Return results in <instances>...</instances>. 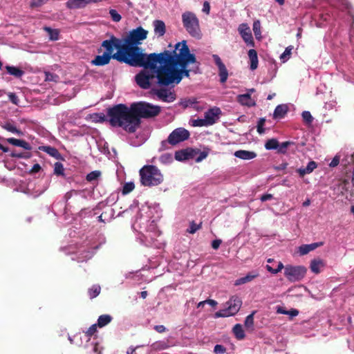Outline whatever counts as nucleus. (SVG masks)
I'll use <instances>...</instances> for the list:
<instances>
[{"label": "nucleus", "mask_w": 354, "mask_h": 354, "mask_svg": "<svg viewBox=\"0 0 354 354\" xmlns=\"http://www.w3.org/2000/svg\"><path fill=\"white\" fill-rule=\"evenodd\" d=\"M6 140L9 144H11L14 146L22 147L26 150L31 149L30 145L24 140H19L15 138H8Z\"/></svg>", "instance_id": "obj_25"}, {"label": "nucleus", "mask_w": 354, "mask_h": 354, "mask_svg": "<svg viewBox=\"0 0 354 354\" xmlns=\"http://www.w3.org/2000/svg\"><path fill=\"white\" fill-rule=\"evenodd\" d=\"M294 143L292 142H290V141H286V142H282L281 144L279 145V147H278V152L280 153H286V151H287V148L291 145H293Z\"/></svg>", "instance_id": "obj_46"}, {"label": "nucleus", "mask_w": 354, "mask_h": 354, "mask_svg": "<svg viewBox=\"0 0 354 354\" xmlns=\"http://www.w3.org/2000/svg\"><path fill=\"white\" fill-rule=\"evenodd\" d=\"M279 147V143L277 139L272 138L268 140L265 144V148L268 150L277 149Z\"/></svg>", "instance_id": "obj_36"}, {"label": "nucleus", "mask_w": 354, "mask_h": 354, "mask_svg": "<svg viewBox=\"0 0 354 354\" xmlns=\"http://www.w3.org/2000/svg\"><path fill=\"white\" fill-rule=\"evenodd\" d=\"M39 150L46 152L49 156L55 158L57 160H62V156L59 151L53 147L51 146H41L39 147Z\"/></svg>", "instance_id": "obj_21"}, {"label": "nucleus", "mask_w": 354, "mask_h": 354, "mask_svg": "<svg viewBox=\"0 0 354 354\" xmlns=\"http://www.w3.org/2000/svg\"><path fill=\"white\" fill-rule=\"evenodd\" d=\"M284 268L283 266V264L281 262V261H279L277 262V268H272L271 266L270 265H267L266 266V269L268 272H270V273L272 274H277L278 272H279L283 268Z\"/></svg>", "instance_id": "obj_38"}, {"label": "nucleus", "mask_w": 354, "mask_h": 354, "mask_svg": "<svg viewBox=\"0 0 354 354\" xmlns=\"http://www.w3.org/2000/svg\"><path fill=\"white\" fill-rule=\"evenodd\" d=\"M101 176V171L98 170L93 171L86 175V179L88 182L97 180Z\"/></svg>", "instance_id": "obj_39"}, {"label": "nucleus", "mask_w": 354, "mask_h": 354, "mask_svg": "<svg viewBox=\"0 0 354 354\" xmlns=\"http://www.w3.org/2000/svg\"><path fill=\"white\" fill-rule=\"evenodd\" d=\"M109 14L112 20L115 22H118L122 19L121 15L115 10L111 9L109 10Z\"/></svg>", "instance_id": "obj_49"}, {"label": "nucleus", "mask_w": 354, "mask_h": 354, "mask_svg": "<svg viewBox=\"0 0 354 354\" xmlns=\"http://www.w3.org/2000/svg\"><path fill=\"white\" fill-rule=\"evenodd\" d=\"M135 188L134 183L132 182L126 183L122 190V193L123 195H126L132 192Z\"/></svg>", "instance_id": "obj_43"}, {"label": "nucleus", "mask_w": 354, "mask_h": 354, "mask_svg": "<svg viewBox=\"0 0 354 354\" xmlns=\"http://www.w3.org/2000/svg\"><path fill=\"white\" fill-rule=\"evenodd\" d=\"M140 183L145 187L157 186L163 182V176L157 167L152 165L143 166L139 171Z\"/></svg>", "instance_id": "obj_5"}, {"label": "nucleus", "mask_w": 354, "mask_h": 354, "mask_svg": "<svg viewBox=\"0 0 354 354\" xmlns=\"http://www.w3.org/2000/svg\"><path fill=\"white\" fill-rule=\"evenodd\" d=\"M131 104H118L107 109L109 122L112 127H122L125 131L133 133L136 131L135 122L138 119L133 117Z\"/></svg>", "instance_id": "obj_3"}, {"label": "nucleus", "mask_w": 354, "mask_h": 354, "mask_svg": "<svg viewBox=\"0 0 354 354\" xmlns=\"http://www.w3.org/2000/svg\"><path fill=\"white\" fill-rule=\"evenodd\" d=\"M58 75L54 73H51L50 72L45 73V80L49 82H57L58 79Z\"/></svg>", "instance_id": "obj_52"}, {"label": "nucleus", "mask_w": 354, "mask_h": 354, "mask_svg": "<svg viewBox=\"0 0 354 354\" xmlns=\"http://www.w3.org/2000/svg\"><path fill=\"white\" fill-rule=\"evenodd\" d=\"M122 40L111 35L109 39H106L102 41L101 47L97 49V52L100 53L102 52V47L105 48L104 53L108 54V55H113L114 49H117V51L120 50L122 46Z\"/></svg>", "instance_id": "obj_11"}, {"label": "nucleus", "mask_w": 354, "mask_h": 354, "mask_svg": "<svg viewBox=\"0 0 354 354\" xmlns=\"http://www.w3.org/2000/svg\"><path fill=\"white\" fill-rule=\"evenodd\" d=\"M202 227V223L196 224L194 221L190 222L189 227L187 230V232L189 234H194L197 230H200Z\"/></svg>", "instance_id": "obj_41"}, {"label": "nucleus", "mask_w": 354, "mask_h": 354, "mask_svg": "<svg viewBox=\"0 0 354 354\" xmlns=\"http://www.w3.org/2000/svg\"><path fill=\"white\" fill-rule=\"evenodd\" d=\"M220 113V109L218 108L216 109H210L207 112L205 113V120L207 125H212L215 123L216 118L218 116Z\"/></svg>", "instance_id": "obj_20"}, {"label": "nucleus", "mask_w": 354, "mask_h": 354, "mask_svg": "<svg viewBox=\"0 0 354 354\" xmlns=\"http://www.w3.org/2000/svg\"><path fill=\"white\" fill-rule=\"evenodd\" d=\"M301 115H302V118L305 122H306L307 124L312 123V122L313 120V118L309 111H303Z\"/></svg>", "instance_id": "obj_48"}, {"label": "nucleus", "mask_w": 354, "mask_h": 354, "mask_svg": "<svg viewBox=\"0 0 354 354\" xmlns=\"http://www.w3.org/2000/svg\"><path fill=\"white\" fill-rule=\"evenodd\" d=\"M92 257H93L92 252H91L89 250L84 251L78 257L77 261L79 262H83V261H87V260L91 259Z\"/></svg>", "instance_id": "obj_40"}, {"label": "nucleus", "mask_w": 354, "mask_h": 354, "mask_svg": "<svg viewBox=\"0 0 354 354\" xmlns=\"http://www.w3.org/2000/svg\"><path fill=\"white\" fill-rule=\"evenodd\" d=\"M182 22L186 31L193 37L201 39L202 33L200 28L199 20L196 14L186 11L182 14Z\"/></svg>", "instance_id": "obj_6"}, {"label": "nucleus", "mask_w": 354, "mask_h": 354, "mask_svg": "<svg viewBox=\"0 0 354 354\" xmlns=\"http://www.w3.org/2000/svg\"><path fill=\"white\" fill-rule=\"evenodd\" d=\"M292 49L293 46H289L285 49L284 52L280 56V59L282 60L283 62H285L290 58Z\"/></svg>", "instance_id": "obj_44"}, {"label": "nucleus", "mask_w": 354, "mask_h": 354, "mask_svg": "<svg viewBox=\"0 0 354 354\" xmlns=\"http://www.w3.org/2000/svg\"><path fill=\"white\" fill-rule=\"evenodd\" d=\"M6 69L10 75L17 78L21 77L24 74V71L13 66H6Z\"/></svg>", "instance_id": "obj_28"}, {"label": "nucleus", "mask_w": 354, "mask_h": 354, "mask_svg": "<svg viewBox=\"0 0 354 354\" xmlns=\"http://www.w3.org/2000/svg\"><path fill=\"white\" fill-rule=\"evenodd\" d=\"M41 169V166L39 165V164L37 163L32 166V169H30V174H36V173H38Z\"/></svg>", "instance_id": "obj_62"}, {"label": "nucleus", "mask_w": 354, "mask_h": 354, "mask_svg": "<svg viewBox=\"0 0 354 354\" xmlns=\"http://www.w3.org/2000/svg\"><path fill=\"white\" fill-rule=\"evenodd\" d=\"M237 101L242 105L250 106L252 104L251 96L249 93L242 94L237 96Z\"/></svg>", "instance_id": "obj_30"}, {"label": "nucleus", "mask_w": 354, "mask_h": 354, "mask_svg": "<svg viewBox=\"0 0 354 354\" xmlns=\"http://www.w3.org/2000/svg\"><path fill=\"white\" fill-rule=\"evenodd\" d=\"M154 32L158 37H162L166 32L165 24L162 20H155L153 22Z\"/></svg>", "instance_id": "obj_22"}, {"label": "nucleus", "mask_w": 354, "mask_h": 354, "mask_svg": "<svg viewBox=\"0 0 354 354\" xmlns=\"http://www.w3.org/2000/svg\"><path fill=\"white\" fill-rule=\"evenodd\" d=\"M112 317L109 315H100L97 319V325L100 328H102L108 325L112 321Z\"/></svg>", "instance_id": "obj_31"}, {"label": "nucleus", "mask_w": 354, "mask_h": 354, "mask_svg": "<svg viewBox=\"0 0 354 354\" xmlns=\"http://www.w3.org/2000/svg\"><path fill=\"white\" fill-rule=\"evenodd\" d=\"M101 291V288L99 285H93L91 288L88 290V295L90 299H94L97 297Z\"/></svg>", "instance_id": "obj_34"}, {"label": "nucleus", "mask_w": 354, "mask_h": 354, "mask_svg": "<svg viewBox=\"0 0 354 354\" xmlns=\"http://www.w3.org/2000/svg\"><path fill=\"white\" fill-rule=\"evenodd\" d=\"M253 31L257 38L261 35V24L259 21H255L253 23Z\"/></svg>", "instance_id": "obj_50"}, {"label": "nucleus", "mask_w": 354, "mask_h": 354, "mask_svg": "<svg viewBox=\"0 0 354 354\" xmlns=\"http://www.w3.org/2000/svg\"><path fill=\"white\" fill-rule=\"evenodd\" d=\"M193 126L194 127H203L207 126L205 119H196L193 120Z\"/></svg>", "instance_id": "obj_57"}, {"label": "nucleus", "mask_w": 354, "mask_h": 354, "mask_svg": "<svg viewBox=\"0 0 354 354\" xmlns=\"http://www.w3.org/2000/svg\"><path fill=\"white\" fill-rule=\"evenodd\" d=\"M212 57L216 65L218 68V75L220 77V82L221 83L223 84L226 82L227 80L228 71L218 55H213Z\"/></svg>", "instance_id": "obj_15"}, {"label": "nucleus", "mask_w": 354, "mask_h": 354, "mask_svg": "<svg viewBox=\"0 0 354 354\" xmlns=\"http://www.w3.org/2000/svg\"><path fill=\"white\" fill-rule=\"evenodd\" d=\"M2 127L7 130L8 131H10L12 133H16L19 136L22 135V132L21 130L18 129L12 122H6L3 125Z\"/></svg>", "instance_id": "obj_33"}, {"label": "nucleus", "mask_w": 354, "mask_h": 354, "mask_svg": "<svg viewBox=\"0 0 354 354\" xmlns=\"http://www.w3.org/2000/svg\"><path fill=\"white\" fill-rule=\"evenodd\" d=\"M248 55L250 62V69L254 71L257 68L259 64L257 53L254 49H250Z\"/></svg>", "instance_id": "obj_26"}, {"label": "nucleus", "mask_w": 354, "mask_h": 354, "mask_svg": "<svg viewBox=\"0 0 354 354\" xmlns=\"http://www.w3.org/2000/svg\"><path fill=\"white\" fill-rule=\"evenodd\" d=\"M199 152L200 149H198L186 148L176 151L175 159L178 161L194 159Z\"/></svg>", "instance_id": "obj_13"}, {"label": "nucleus", "mask_w": 354, "mask_h": 354, "mask_svg": "<svg viewBox=\"0 0 354 354\" xmlns=\"http://www.w3.org/2000/svg\"><path fill=\"white\" fill-rule=\"evenodd\" d=\"M54 174L57 176H63L64 174V168L62 163L59 162L55 163Z\"/></svg>", "instance_id": "obj_42"}, {"label": "nucleus", "mask_w": 354, "mask_h": 354, "mask_svg": "<svg viewBox=\"0 0 354 354\" xmlns=\"http://www.w3.org/2000/svg\"><path fill=\"white\" fill-rule=\"evenodd\" d=\"M155 77V75L148 71L143 70L136 75L137 84L143 89H148L151 86L150 80Z\"/></svg>", "instance_id": "obj_12"}, {"label": "nucleus", "mask_w": 354, "mask_h": 354, "mask_svg": "<svg viewBox=\"0 0 354 354\" xmlns=\"http://www.w3.org/2000/svg\"><path fill=\"white\" fill-rule=\"evenodd\" d=\"M153 93L159 100L165 102H171L176 100L175 93L166 88L156 89L153 90Z\"/></svg>", "instance_id": "obj_16"}, {"label": "nucleus", "mask_w": 354, "mask_h": 354, "mask_svg": "<svg viewBox=\"0 0 354 354\" xmlns=\"http://www.w3.org/2000/svg\"><path fill=\"white\" fill-rule=\"evenodd\" d=\"M10 156L12 158H29L30 155H28L25 153H17V152H12L10 154Z\"/></svg>", "instance_id": "obj_56"}, {"label": "nucleus", "mask_w": 354, "mask_h": 354, "mask_svg": "<svg viewBox=\"0 0 354 354\" xmlns=\"http://www.w3.org/2000/svg\"><path fill=\"white\" fill-rule=\"evenodd\" d=\"M92 118L96 122H104L106 120V115L102 113H94Z\"/></svg>", "instance_id": "obj_47"}, {"label": "nucleus", "mask_w": 354, "mask_h": 354, "mask_svg": "<svg viewBox=\"0 0 354 354\" xmlns=\"http://www.w3.org/2000/svg\"><path fill=\"white\" fill-rule=\"evenodd\" d=\"M8 95V98H9L10 101L12 104H14L15 105L19 104V100L17 95L15 93H9Z\"/></svg>", "instance_id": "obj_55"}, {"label": "nucleus", "mask_w": 354, "mask_h": 354, "mask_svg": "<svg viewBox=\"0 0 354 354\" xmlns=\"http://www.w3.org/2000/svg\"><path fill=\"white\" fill-rule=\"evenodd\" d=\"M297 172L299 174L300 177H304L306 174H310L307 167L305 168H299L297 169Z\"/></svg>", "instance_id": "obj_59"}, {"label": "nucleus", "mask_w": 354, "mask_h": 354, "mask_svg": "<svg viewBox=\"0 0 354 354\" xmlns=\"http://www.w3.org/2000/svg\"><path fill=\"white\" fill-rule=\"evenodd\" d=\"M238 30L244 41L251 46H254V41L250 27L247 24L243 23L239 25Z\"/></svg>", "instance_id": "obj_14"}, {"label": "nucleus", "mask_w": 354, "mask_h": 354, "mask_svg": "<svg viewBox=\"0 0 354 354\" xmlns=\"http://www.w3.org/2000/svg\"><path fill=\"white\" fill-rule=\"evenodd\" d=\"M234 156L243 160H251L256 157L257 154L253 151L246 150H239L235 151Z\"/></svg>", "instance_id": "obj_27"}, {"label": "nucleus", "mask_w": 354, "mask_h": 354, "mask_svg": "<svg viewBox=\"0 0 354 354\" xmlns=\"http://www.w3.org/2000/svg\"><path fill=\"white\" fill-rule=\"evenodd\" d=\"M131 107L133 117L138 119V122H135L136 130L140 127L142 118H154L161 111L160 106L143 101L132 103Z\"/></svg>", "instance_id": "obj_4"}, {"label": "nucleus", "mask_w": 354, "mask_h": 354, "mask_svg": "<svg viewBox=\"0 0 354 354\" xmlns=\"http://www.w3.org/2000/svg\"><path fill=\"white\" fill-rule=\"evenodd\" d=\"M242 305V301L238 296H232L226 302L227 307L217 311L214 314L216 318L226 317L236 315Z\"/></svg>", "instance_id": "obj_7"}, {"label": "nucleus", "mask_w": 354, "mask_h": 354, "mask_svg": "<svg viewBox=\"0 0 354 354\" xmlns=\"http://www.w3.org/2000/svg\"><path fill=\"white\" fill-rule=\"evenodd\" d=\"M272 198H273L272 194H263L261 196L260 199H261V201L262 202H265V201L271 200Z\"/></svg>", "instance_id": "obj_64"}, {"label": "nucleus", "mask_w": 354, "mask_h": 354, "mask_svg": "<svg viewBox=\"0 0 354 354\" xmlns=\"http://www.w3.org/2000/svg\"><path fill=\"white\" fill-rule=\"evenodd\" d=\"M48 0H32L30 3L31 8H39L45 4Z\"/></svg>", "instance_id": "obj_51"}, {"label": "nucleus", "mask_w": 354, "mask_h": 354, "mask_svg": "<svg viewBox=\"0 0 354 354\" xmlns=\"http://www.w3.org/2000/svg\"><path fill=\"white\" fill-rule=\"evenodd\" d=\"M122 49L115 53L116 60L127 64L131 66L143 67L145 69H151L156 73L158 67L157 64L160 62L162 52L160 53H150L147 55L138 46L122 44Z\"/></svg>", "instance_id": "obj_2"}, {"label": "nucleus", "mask_w": 354, "mask_h": 354, "mask_svg": "<svg viewBox=\"0 0 354 354\" xmlns=\"http://www.w3.org/2000/svg\"><path fill=\"white\" fill-rule=\"evenodd\" d=\"M259 273L257 270H252L248 272L245 277L237 279L234 281V286H240L246 283H249L258 277Z\"/></svg>", "instance_id": "obj_19"}, {"label": "nucleus", "mask_w": 354, "mask_h": 354, "mask_svg": "<svg viewBox=\"0 0 354 354\" xmlns=\"http://www.w3.org/2000/svg\"><path fill=\"white\" fill-rule=\"evenodd\" d=\"M266 120L264 118H261L257 124V131L259 133L261 134L265 132V130L263 129V126L265 124Z\"/></svg>", "instance_id": "obj_54"}, {"label": "nucleus", "mask_w": 354, "mask_h": 354, "mask_svg": "<svg viewBox=\"0 0 354 354\" xmlns=\"http://www.w3.org/2000/svg\"><path fill=\"white\" fill-rule=\"evenodd\" d=\"M148 31L142 26L131 30L129 33L122 39V44L138 46L142 44V41L147 39Z\"/></svg>", "instance_id": "obj_9"}, {"label": "nucleus", "mask_w": 354, "mask_h": 354, "mask_svg": "<svg viewBox=\"0 0 354 354\" xmlns=\"http://www.w3.org/2000/svg\"><path fill=\"white\" fill-rule=\"evenodd\" d=\"M214 351L215 353H224L226 351V349L223 345L216 344L214 346Z\"/></svg>", "instance_id": "obj_58"}, {"label": "nucleus", "mask_w": 354, "mask_h": 354, "mask_svg": "<svg viewBox=\"0 0 354 354\" xmlns=\"http://www.w3.org/2000/svg\"><path fill=\"white\" fill-rule=\"evenodd\" d=\"M151 350L154 351H162L168 348L166 342L162 341H158L151 345Z\"/></svg>", "instance_id": "obj_35"}, {"label": "nucleus", "mask_w": 354, "mask_h": 354, "mask_svg": "<svg viewBox=\"0 0 354 354\" xmlns=\"http://www.w3.org/2000/svg\"><path fill=\"white\" fill-rule=\"evenodd\" d=\"M288 111V106L286 104H279L276 106L274 113L273 118L281 119L285 117Z\"/></svg>", "instance_id": "obj_24"}, {"label": "nucleus", "mask_w": 354, "mask_h": 354, "mask_svg": "<svg viewBox=\"0 0 354 354\" xmlns=\"http://www.w3.org/2000/svg\"><path fill=\"white\" fill-rule=\"evenodd\" d=\"M254 312L248 315L245 318L244 325L247 328H253L254 326Z\"/></svg>", "instance_id": "obj_45"}, {"label": "nucleus", "mask_w": 354, "mask_h": 354, "mask_svg": "<svg viewBox=\"0 0 354 354\" xmlns=\"http://www.w3.org/2000/svg\"><path fill=\"white\" fill-rule=\"evenodd\" d=\"M306 167L308 169L309 171L311 173L315 169L317 168V164L315 161L312 160L308 162Z\"/></svg>", "instance_id": "obj_60"}, {"label": "nucleus", "mask_w": 354, "mask_h": 354, "mask_svg": "<svg viewBox=\"0 0 354 354\" xmlns=\"http://www.w3.org/2000/svg\"><path fill=\"white\" fill-rule=\"evenodd\" d=\"M111 59L116 60L115 53L113 55L103 53L102 55H97L95 59L91 60V64L93 66H102L108 64Z\"/></svg>", "instance_id": "obj_18"}, {"label": "nucleus", "mask_w": 354, "mask_h": 354, "mask_svg": "<svg viewBox=\"0 0 354 354\" xmlns=\"http://www.w3.org/2000/svg\"><path fill=\"white\" fill-rule=\"evenodd\" d=\"M325 267V262L320 259H314L311 261L310 268L315 274H319L322 268Z\"/></svg>", "instance_id": "obj_23"}, {"label": "nucleus", "mask_w": 354, "mask_h": 354, "mask_svg": "<svg viewBox=\"0 0 354 354\" xmlns=\"http://www.w3.org/2000/svg\"><path fill=\"white\" fill-rule=\"evenodd\" d=\"M160 65L156 77L161 86L178 84L184 77H189L191 72L200 73V62L190 53L185 40L176 44L171 51L164 50Z\"/></svg>", "instance_id": "obj_1"}, {"label": "nucleus", "mask_w": 354, "mask_h": 354, "mask_svg": "<svg viewBox=\"0 0 354 354\" xmlns=\"http://www.w3.org/2000/svg\"><path fill=\"white\" fill-rule=\"evenodd\" d=\"M210 11V5L208 1H205L203 6V12L208 15Z\"/></svg>", "instance_id": "obj_63"}, {"label": "nucleus", "mask_w": 354, "mask_h": 354, "mask_svg": "<svg viewBox=\"0 0 354 354\" xmlns=\"http://www.w3.org/2000/svg\"><path fill=\"white\" fill-rule=\"evenodd\" d=\"M306 271L307 270L304 266L288 265L284 268V275L290 281H298L304 277Z\"/></svg>", "instance_id": "obj_10"}, {"label": "nucleus", "mask_w": 354, "mask_h": 354, "mask_svg": "<svg viewBox=\"0 0 354 354\" xmlns=\"http://www.w3.org/2000/svg\"><path fill=\"white\" fill-rule=\"evenodd\" d=\"M222 243V241L221 239H215L212 242V247L214 250H217L221 244Z\"/></svg>", "instance_id": "obj_61"}, {"label": "nucleus", "mask_w": 354, "mask_h": 354, "mask_svg": "<svg viewBox=\"0 0 354 354\" xmlns=\"http://www.w3.org/2000/svg\"><path fill=\"white\" fill-rule=\"evenodd\" d=\"M103 0H68L66 6L68 9H80L86 7L91 3H99Z\"/></svg>", "instance_id": "obj_17"}, {"label": "nucleus", "mask_w": 354, "mask_h": 354, "mask_svg": "<svg viewBox=\"0 0 354 354\" xmlns=\"http://www.w3.org/2000/svg\"><path fill=\"white\" fill-rule=\"evenodd\" d=\"M317 243L302 245L299 247L298 252L300 255L307 254L310 251L315 250L317 247Z\"/></svg>", "instance_id": "obj_29"}, {"label": "nucleus", "mask_w": 354, "mask_h": 354, "mask_svg": "<svg viewBox=\"0 0 354 354\" xmlns=\"http://www.w3.org/2000/svg\"><path fill=\"white\" fill-rule=\"evenodd\" d=\"M211 149L209 147H204L203 150L202 151H200V152L198 153V156L195 158L196 162H200L205 159L209 153Z\"/></svg>", "instance_id": "obj_37"}, {"label": "nucleus", "mask_w": 354, "mask_h": 354, "mask_svg": "<svg viewBox=\"0 0 354 354\" xmlns=\"http://www.w3.org/2000/svg\"><path fill=\"white\" fill-rule=\"evenodd\" d=\"M190 137V133L188 130L183 127H178L172 131L169 135L167 140L162 141V147H165L167 144L171 146L183 142L188 140Z\"/></svg>", "instance_id": "obj_8"}, {"label": "nucleus", "mask_w": 354, "mask_h": 354, "mask_svg": "<svg viewBox=\"0 0 354 354\" xmlns=\"http://www.w3.org/2000/svg\"><path fill=\"white\" fill-rule=\"evenodd\" d=\"M232 330H233V333L237 339L241 340V339H244L245 335L244 330L243 329V327L240 324H236L233 327Z\"/></svg>", "instance_id": "obj_32"}, {"label": "nucleus", "mask_w": 354, "mask_h": 354, "mask_svg": "<svg viewBox=\"0 0 354 354\" xmlns=\"http://www.w3.org/2000/svg\"><path fill=\"white\" fill-rule=\"evenodd\" d=\"M97 325L96 324L91 326L86 332V335L88 337L93 336L97 331Z\"/></svg>", "instance_id": "obj_53"}]
</instances>
